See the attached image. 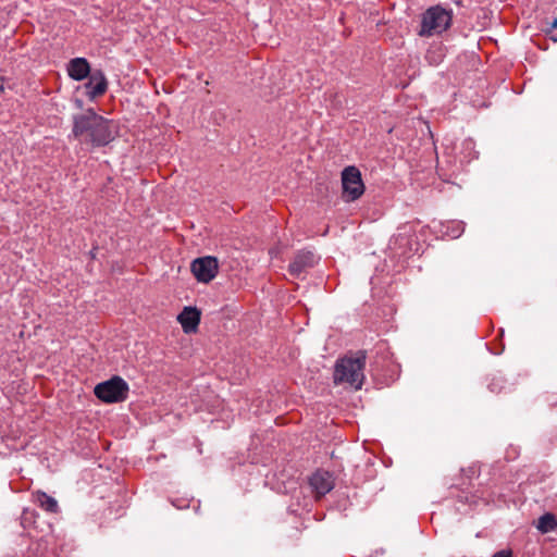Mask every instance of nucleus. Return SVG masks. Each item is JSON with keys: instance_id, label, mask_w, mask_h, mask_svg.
Here are the masks:
<instances>
[{"instance_id": "obj_1", "label": "nucleus", "mask_w": 557, "mask_h": 557, "mask_svg": "<svg viewBox=\"0 0 557 557\" xmlns=\"http://www.w3.org/2000/svg\"><path fill=\"white\" fill-rule=\"evenodd\" d=\"M72 136L82 145L103 147L115 138L113 122L97 114L92 109L73 116Z\"/></svg>"}, {"instance_id": "obj_2", "label": "nucleus", "mask_w": 557, "mask_h": 557, "mask_svg": "<svg viewBox=\"0 0 557 557\" xmlns=\"http://www.w3.org/2000/svg\"><path fill=\"white\" fill-rule=\"evenodd\" d=\"M366 351L359 350L354 357H345L336 362L334 382L347 383L355 389H360L364 380Z\"/></svg>"}, {"instance_id": "obj_3", "label": "nucleus", "mask_w": 557, "mask_h": 557, "mask_svg": "<svg viewBox=\"0 0 557 557\" xmlns=\"http://www.w3.org/2000/svg\"><path fill=\"white\" fill-rule=\"evenodd\" d=\"M453 21V13L441 5L429 8L421 17V26L418 35L431 37L447 30Z\"/></svg>"}, {"instance_id": "obj_4", "label": "nucleus", "mask_w": 557, "mask_h": 557, "mask_svg": "<svg viewBox=\"0 0 557 557\" xmlns=\"http://www.w3.org/2000/svg\"><path fill=\"white\" fill-rule=\"evenodd\" d=\"M128 384L121 376H113L95 386V395L107 404L124 401L128 396Z\"/></svg>"}, {"instance_id": "obj_5", "label": "nucleus", "mask_w": 557, "mask_h": 557, "mask_svg": "<svg viewBox=\"0 0 557 557\" xmlns=\"http://www.w3.org/2000/svg\"><path fill=\"white\" fill-rule=\"evenodd\" d=\"M342 197L345 201L357 200L364 193L361 173L356 166H347L342 172Z\"/></svg>"}, {"instance_id": "obj_6", "label": "nucleus", "mask_w": 557, "mask_h": 557, "mask_svg": "<svg viewBox=\"0 0 557 557\" xmlns=\"http://www.w3.org/2000/svg\"><path fill=\"white\" fill-rule=\"evenodd\" d=\"M190 271L198 282L209 283L219 272L218 259L212 256L197 258L191 262Z\"/></svg>"}, {"instance_id": "obj_7", "label": "nucleus", "mask_w": 557, "mask_h": 557, "mask_svg": "<svg viewBox=\"0 0 557 557\" xmlns=\"http://www.w3.org/2000/svg\"><path fill=\"white\" fill-rule=\"evenodd\" d=\"M318 259L312 251L300 250L298 251L288 265V272L294 277H300L309 269L313 268Z\"/></svg>"}, {"instance_id": "obj_8", "label": "nucleus", "mask_w": 557, "mask_h": 557, "mask_svg": "<svg viewBox=\"0 0 557 557\" xmlns=\"http://www.w3.org/2000/svg\"><path fill=\"white\" fill-rule=\"evenodd\" d=\"M309 483L317 497L324 496L334 487L333 476L327 471H317L310 478Z\"/></svg>"}, {"instance_id": "obj_9", "label": "nucleus", "mask_w": 557, "mask_h": 557, "mask_svg": "<svg viewBox=\"0 0 557 557\" xmlns=\"http://www.w3.org/2000/svg\"><path fill=\"white\" fill-rule=\"evenodd\" d=\"M108 88V81L102 71L97 70L90 73L88 82L85 84L86 95L89 99L102 96Z\"/></svg>"}, {"instance_id": "obj_10", "label": "nucleus", "mask_w": 557, "mask_h": 557, "mask_svg": "<svg viewBox=\"0 0 557 557\" xmlns=\"http://www.w3.org/2000/svg\"><path fill=\"white\" fill-rule=\"evenodd\" d=\"M177 320L185 333L196 332L200 322V311L196 307H185Z\"/></svg>"}, {"instance_id": "obj_11", "label": "nucleus", "mask_w": 557, "mask_h": 557, "mask_svg": "<svg viewBox=\"0 0 557 557\" xmlns=\"http://www.w3.org/2000/svg\"><path fill=\"white\" fill-rule=\"evenodd\" d=\"M67 72L71 78L83 81L90 75V66L85 58H75L70 61Z\"/></svg>"}, {"instance_id": "obj_12", "label": "nucleus", "mask_w": 557, "mask_h": 557, "mask_svg": "<svg viewBox=\"0 0 557 557\" xmlns=\"http://www.w3.org/2000/svg\"><path fill=\"white\" fill-rule=\"evenodd\" d=\"M35 502L47 512L55 513L59 510V505L55 498L49 496L45 492L37 491L34 494Z\"/></svg>"}, {"instance_id": "obj_13", "label": "nucleus", "mask_w": 557, "mask_h": 557, "mask_svg": "<svg viewBox=\"0 0 557 557\" xmlns=\"http://www.w3.org/2000/svg\"><path fill=\"white\" fill-rule=\"evenodd\" d=\"M557 527V520L553 513H544L539 518L536 528L542 533H548L550 531H554Z\"/></svg>"}, {"instance_id": "obj_14", "label": "nucleus", "mask_w": 557, "mask_h": 557, "mask_svg": "<svg viewBox=\"0 0 557 557\" xmlns=\"http://www.w3.org/2000/svg\"><path fill=\"white\" fill-rule=\"evenodd\" d=\"M488 389L495 394L506 392V379L503 375L493 376L488 384Z\"/></svg>"}, {"instance_id": "obj_15", "label": "nucleus", "mask_w": 557, "mask_h": 557, "mask_svg": "<svg viewBox=\"0 0 557 557\" xmlns=\"http://www.w3.org/2000/svg\"><path fill=\"white\" fill-rule=\"evenodd\" d=\"M545 33L549 37V39H552L553 41H557V18H555L550 23H547Z\"/></svg>"}, {"instance_id": "obj_16", "label": "nucleus", "mask_w": 557, "mask_h": 557, "mask_svg": "<svg viewBox=\"0 0 557 557\" xmlns=\"http://www.w3.org/2000/svg\"><path fill=\"white\" fill-rule=\"evenodd\" d=\"M453 231L451 233H449V235L453 237V238H457L459 237L463 231H465V225H463V222H453Z\"/></svg>"}, {"instance_id": "obj_17", "label": "nucleus", "mask_w": 557, "mask_h": 557, "mask_svg": "<svg viewBox=\"0 0 557 557\" xmlns=\"http://www.w3.org/2000/svg\"><path fill=\"white\" fill-rule=\"evenodd\" d=\"M492 557H512V553L510 549H503L495 553Z\"/></svg>"}, {"instance_id": "obj_18", "label": "nucleus", "mask_w": 557, "mask_h": 557, "mask_svg": "<svg viewBox=\"0 0 557 557\" xmlns=\"http://www.w3.org/2000/svg\"><path fill=\"white\" fill-rule=\"evenodd\" d=\"M4 90V79L3 77H0V92H3Z\"/></svg>"}]
</instances>
